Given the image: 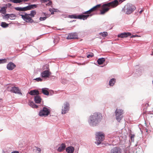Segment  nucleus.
Masks as SVG:
<instances>
[{
	"mask_svg": "<svg viewBox=\"0 0 153 153\" xmlns=\"http://www.w3.org/2000/svg\"><path fill=\"white\" fill-rule=\"evenodd\" d=\"M102 119V116L100 113H96L89 117L88 122L92 126H95Z\"/></svg>",
	"mask_w": 153,
	"mask_h": 153,
	"instance_id": "f257e3e1",
	"label": "nucleus"
},
{
	"mask_svg": "<svg viewBox=\"0 0 153 153\" xmlns=\"http://www.w3.org/2000/svg\"><path fill=\"white\" fill-rule=\"evenodd\" d=\"M135 9L136 7L134 5L130 3H127L122 9V12L129 14L132 13Z\"/></svg>",
	"mask_w": 153,
	"mask_h": 153,
	"instance_id": "f03ea898",
	"label": "nucleus"
},
{
	"mask_svg": "<svg viewBox=\"0 0 153 153\" xmlns=\"http://www.w3.org/2000/svg\"><path fill=\"white\" fill-rule=\"evenodd\" d=\"M96 141L95 143L98 145L100 144L101 142L104 140L105 135L103 132H96Z\"/></svg>",
	"mask_w": 153,
	"mask_h": 153,
	"instance_id": "7ed1b4c3",
	"label": "nucleus"
},
{
	"mask_svg": "<svg viewBox=\"0 0 153 153\" xmlns=\"http://www.w3.org/2000/svg\"><path fill=\"white\" fill-rule=\"evenodd\" d=\"M21 13H19V15L21 16L22 18L24 21L27 22L32 23L33 20L30 17L29 14L25 13L24 14H21Z\"/></svg>",
	"mask_w": 153,
	"mask_h": 153,
	"instance_id": "20e7f679",
	"label": "nucleus"
},
{
	"mask_svg": "<svg viewBox=\"0 0 153 153\" xmlns=\"http://www.w3.org/2000/svg\"><path fill=\"white\" fill-rule=\"evenodd\" d=\"M115 113L116 119L120 122L122 118V114L123 113V111L121 109L117 108L115 112Z\"/></svg>",
	"mask_w": 153,
	"mask_h": 153,
	"instance_id": "39448f33",
	"label": "nucleus"
},
{
	"mask_svg": "<svg viewBox=\"0 0 153 153\" xmlns=\"http://www.w3.org/2000/svg\"><path fill=\"white\" fill-rule=\"evenodd\" d=\"M7 90L11 91L13 93L16 94H22V93L20 92L19 88L16 87H9L7 88Z\"/></svg>",
	"mask_w": 153,
	"mask_h": 153,
	"instance_id": "423d86ee",
	"label": "nucleus"
},
{
	"mask_svg": "<svg viewBox=\"0 0 153 153\" xmlns=\"http://www.w3.org/2000/svg\"><path fill=\"white\" fill-rule=\"evenodd\" d=\"M50 113L49 110L46 107H44L43 109L40 111L39 115L40 116H48Z\"/></svg>",
	"mask_w": 153,
	"mask_h": 153,
	"instance_id": "0eeeda50",
	"label": "nucleus"
},
{
	"mask_svg": "<svg viewBox=\"0 0 153 153\" xmlns=\"http://www.w3.org/2000/svg\"><path fill=\"white\" fill-rule=\"evenodd\" d=\"M69 104L68 102H65L64 103V106L62 110V114L66 113L69 110Z\"/></svg>",
	"mask_w": 153,
	"mask_h": 153,
	"instance_id": "6e6552de",
	"label": "nucleus"
},
{
	"mask_svg": "<svg viewBox=\"0 0 153 153\" xmlns=\"http://www.w3.org/2000/svg\"><path fill=\"white\" fill-rule=\"evenodd\" d=\"M100 7L101 5L100 4H98L94 6L93 8L89 10L84 13H83L85 14H90L91 12L97 10L98 9L100 8Z\"/></svg>",
	"mask_w": 153,
	"mask_h": 153,
	"instance_id": "1a4fd4ad",
	"label": "nucleus"
},
{
	"mask_svg": "<svg viewBox=\"0 0 153 153\" xmlns=\"http://www.w3.org/2000/svg\"><path fill=\"white\" fill-rule=\"evenodd\" d=\"M78 38L77 34L76 33H69L66 38L68 39H77Z\"/></svg>",
	"mask_w": 153,
	"mask_h": 153,
	"instance_id": "9d476101",
	"label": "nucleus"
},
{
	"mask_svg": "<svg viewBox=\"0 0 153 153\" xmlns=\"http://www.w3.org/2000/svg\"><path fill=\"white\" fill-rule=\"evenodd\" d=\"M51 74V72L47 70L43 71L41 74V75L42 77L47 78L49 77Z\"/></svg>",
	"mask_w": 153,
	"mask_h": 153,
	"instance_id": "9b49d317",
	"label": "nucleus"
},
{
	"mask_svg": "<svg viewBox=\"0 0 153 153\" xmlns=\"http://www.w3.org/2000/svg\"><path fill=\"white\" fill-rule=\"evenodd\" d=\"M110 153H122V150L119 147H115L111 149Z\"/></svg>",
	"mask_w": 153,
	"mask_h": 153,
	"instance_id": "f8f14e48",
	"label": "nucleus"
},
{
	"mask_svg": "<svg viewBox=\"0 0 153 153\" xmlns=\"http://www.w3.org/2000/svg\"><path fill=\"white\" fill-rule=\"evenodd\" d=\"M131 35V33L129 32H124L118 35L117 36L118 37L121 38H126L128 36H130Z\"/></svg>",
	"mask_w": 153,
	"mask_h": 153,
	"instance_id": "ddd939ff",
	"label": "nucleus"
},
{
	"mask_svg": "<svg viewBox=\"0 0 153 153\" xmlns=\"http://www.w3.org/2000/svg\"><path fill=\"white\" fill-rule=\"evenodd\" d=\"M16 65L12 62H9L7 65V68L9 70H12L16 67Z\"/></svg>",
	"mask_w": 153,
	"mask_h": 153,
	"instance_id": "4468645a",
	"label": "nucleus"
},
{
	"mask_svg": "<svg viewBox=\"0 0 153 153\" xmlns=\"http://www.w3.org/2000/svg\"><path fill=\"white\" fill-rule=\"evenodd\" d=\"M66 147L65 144H62L57 149V151L59 152H61L64 150Z\"/></svg>",
	"mask_w": 153,
	"mask_h": 153,
	"instance_id": "2eb2a0df",
	"label": "nucleus"
},
{
	"mask_svg": "<svg viewBox=\"0 0 153 153\" xmlns=\"http://www.w3.org/2000/svg\"><path fill=\"white\" fill-rule=\"evenodd\" d=\"M41 98L38 95H36L34 97V101L36 103H40L41 102Z\"/></svg>",
	"mask_w": 153,
	"mask_h": 153,
	"instance_id": "dca6fc26",
	"label": "nucleus"
},
{
	"mask_svg": "<svg viewBox=\"0 0 153 153\" xmlns=\"http://www.w3.org/2000/svg\"><path fill=\"white\" fill-rule=\"evenodd\" d=\"M29 93L31 95H37L39 94V91L36 90H31L30 91Z\"/></svg>",
	"mask_w": 153,
	"mask_h": 153,
	"instance_id": "f3484780",
	"label": "nucleus"
},
{
	"mask_svg": "<svg viewBox=\"0 0 153 153\" xmlns=\"http://www.w3.org/2000/svg\"><path fill=\"white\" fill-rule=\"evenodd\" d=\"M66 151L68 153H73L74 151V148L72 146H69L67 147Z\"/></svg>",
	"mask_w": 153,
	"mask_h": 153,
	"instance_id": "a211bd4d",
	"label": "nucleus"
},
{
	"mask_svg": "<svg viewBox=\"0 0 153 153\" xmlns=\"http://www.w3.org/2000/svg\"><path fill=\"white\" fill-rule=\"evenodd\" d=\"M48 89L47 88H44L42 89V93L44 95L48 96L49 95V92L48 90Z\"/></svg>",
	"mask_w": 153,
	"mask_h": 153,
	"instance_id": "6ab92c4d",
	"label": "nucleus"
},
{
	"mask_svg": "<svg viewBox=\"0 0 153 153\" xmlns=\"http://www.w3.org/2000/svg\"><path fill=\"white\" fill-rule=\"evenodd\" d=\"M90 15L88 14L87 15H81L78 16V18L79 19H83V20L86 19Z\"/></svg>",
	"mask_w": 153,
	"mask_h": 153,
	"instance_id": "aec40b11",
	"label": "nucleus"
},
{
	"mask_svg": "<svg viewBox=\"0 0 153 153\" xmlns=\"http://www.w3.org/2000/svg\"><path fill=\"white\" fill-rule=\"evenodd\" d=\"M105 58H100L97 60V62L99 65L102 64L105 61Z\"/></svg>",
	"mask_w": 153,
	"mask_h": 153,
	"instance_id": "412c9836",
	"label": "nucleus"
},
{
	"mask_svg": "<svg viewBox=\"0 0 153 153\" xmlns=\"http://www.w3.org/2000/svg\"><path fill=\"white\" fill-rule=\"evenodd\" d=\"M29 104L30 106L33 108H37L38 107V106L34 103L33 102H29Z\"/></svg>",
	"mask_w": 153,
	"mask_h": 153,
	"instance_id": "4be33fe9",
	"label": "nucleus"
},
{
	"mask_svg": "<svg viewBox=\"0 0 153 153\" xmlns=\"http://www.w3.org/2000/svg\"><path fill=\"white\" fill-rule=\"evenodd\" d=\"M36 14V12L35 10H32L30 12V14H29L30 16L31 17H33Z\"/></svg>",
	"mask_w": 153,
	"mask_h": 153,
	"instance_id": "5701e85b",
	"label": "nucleus"
},
{
	"mask_svg": "<svg viewBox=\"0 0 153 153\" xmlns=\"http://www.w3.org/2000/svg\"><path fill=\"white\" fill-rule=\"evenodd\" d=\"M6 8L5 7H2L0 10V13L4 14L6 13Z\"/></svg>",
	"mask_w": 153,
	"mask_h": 153,
	"instance_id": "b1692460",
	"label": "nucleus"
},
{
	"mask_svg": "<svg viewBox=\"0 0 153 153\" xmlns=\"http://www.w3.org/2000/svg\"><path fill=\"white\" fill-rule=\"evenodd\" d=\"M1 26L4 28H5L8 26V24L5 22H2L1 23Z\"/></svg>",
	"mask_w": 153,
	"mask_h": 153,
	"instance_id": "393cba45",
	"label": "nucleus"
},
{
	"mask_svg": "<svg viewBox=\"0 0 153 153\" xmlns=\"http://www.w3.org/2000/svg\"><path fill=\"white\" fill-rule=\"evenodd\" d=\"M86 54H87V57L88 58L92 57L94 56V53L92 52H87Z\"/></svg>",
	"mask_w": 153,
	"mask_h": 153,
	"instance_id": "a878e982",
	"label": "nucleus"
},
{
	"mask_svg": "<svg viewBox=\"0 0 153 153\" xmlns=\"http://www.w3.org/2000/svg\"><path fill=\"white\" fill-rule=\"evenodd\" d=\"M115 79H111L109 81V85L110 86H113L115 82Z\"/></svg>",
	"mask_w": 153,
	"mask_h": 153,
	"instance_id": "bb28decb",
	"label": "nucleus"
},
{
	"mask_svg": "<svg viewBox=\"0 0 153 153\" xmlns=\"http://www.w3.org/2000/svg\"><path fill=\"white\" fill-rule=\"evenodd\" d=\"M28 6L30 10L33 9L34 8H36L37 7V5L36 4H32Z\"/></svg>",
	"mask_w": 153,
	"mask_h": 153,
	"instance_id": "cd10ccee",
	"label": "nucleus"
},
{
	"mask_svg": "<svg viewBox=\"0 0 153 153\" xmlns=\"http://www.w3.org/2000/svg\"><path fill=\"white\" fill-rule=\"evenodd\" d=\"M69 17L71 19H78V16H76L75 15H69Z\"/></svg>",
	"mask_w": 153,
	"mask_h": 153,
	"instance_id": "c85d7f7f",
	"label": "nucleus"
},
{
	"mask_svg": "<svg viewBox=\"0 0 153 153\" xmlns=\"http://www.w3.org/2000/svg\"><path fill=\"white\" fill-rule=\"evenodd\" d=\"M10 1L14 3H20L22 2L21 0H10Z\"/></svg>",
	"mask_w": 153,
	"mask_h": 153,
	"instance_id": "c756f323",
	"label": "nucleus"
},
{
	"mask_svg": "<svg viewBox=\"0 0 153 153\" xmlns=\"http://www.w3.org/2000/svg\"><path fill=\"white\" fill-rule=\"evenodd\" d=\"M100 34L103 37H106L108 35L107 33L105 32H104L103 33H101Z\"/></svg>",
	"mask_w": 153,
	"mask_h": 153,
	"instance_id": "7c9ffc66",
	"label": "nucleus"
},
{
	"mask_svg": "<svg viewBox=\"0 0 153 153\" xmlns=\"http://www.w3.org/2000/svg\"><path fill=\"white\" fill-rule=\"evenodd\" d=\"M44 14L45 15V16L44 17H40V18H39V20L41 21H42V20H45L47 18V14H46L45 13H44Z\"/></svg>",
	"mask_w": 153,
	"mask_h": 153,
	"instance_id": "2f4dec72",
	"label": "nucleus"
},
{
	"mask_svg": "<svg viewBox=\"0 0 153 153\" xmlns=\"http://www.w3.org/2000/svg\"><path fill=\"white\" fill-rule=\"evenodd\" d=\"M15 9L17 10L23 11V7H15Z\"/></svg>",
	"mask_w": 153,
	"mask_h": 153,
	"instance_id": "473e14b6",
	"label": "nucleus"
},
{
	"mask_svg": "<svg viewBox=\"0 0 153 153\" xmlns=\"http://www.w3.org/2000/svg\"><path fill=\"white\" fill-rule=\"evenodd\" d=\"M7 59H0V64L4 63L7 62Z\"/></svg>",
	"mask_w": 153,
	"mask_h": 153,
	"instance_id": "72a5a7b5",
	"label": "nucleus"
},
{
	"mask_svg": "<svg viewBox=\"0 0 153 153\" xmlns=\"http://www.w3.org/2000/svg\"><path fill=\"white\" fill-rule=\"evenodd\" d=\"M23 11L30 10L29 6L23 7Z\"/></svg>",
	"mask_w": 153,
	"mask_h": 153,
	"instance_id": "f704fd0d",
	"label": "nucleus"
},
{
	"mask_svg": "<svg viewBox=\"0 0 153 153\" xmlns=\"http://www.w3.org/2000/svg\"><path fill=\"white\" fill-rule=\"evenodd\" d=\"M55 10L54 9H49V11L51 13V14H54V12H55Z\"/></svg>",
	"mask_w": 153,
	"mask_h": 153,
	"instance_id": "c9c22d12",
	"label": "nucleus"
},
{
	"mask_svg": "<svg viewBox=\"0 0 153 153\" xmlns=\"http://www.w3.org/2000/svg\"><path fill=\"white\" fill-rule=\"evenodd\" d=\"M9 16L10 17V18H14L16 17L15 15L14 14H9Z\"/></svg>",
	"mask_w": 153,
	"mask_h": 153,
	"instance_id": "e433bc0d",
	"label": "nucleus"
},
{
	"mask_svg": "<svg viewBox=\"0 0 153 153\" xmlns=\"http://www.w3.org/2000/svg\"><path fill=\"white\" fill-rule=\"evenodd\" d=\"M34 79L36 80L37 81H42V79L40 78H36V79Z\"/></svg>",
	"mask_w": 153,
	"mask_h": 153,
	"instance_id": "4c0bfd02",
	"label": "nucleus"
},
{
	"mask_svg": "<svg viewBox=\"0 0 153 153\" xmlns=\"http://www.w3.org/2000/svg\"><path fill=\"white\" fill-rule=\"evenodd\" d=\"M134 135H131V140H132L133 141H134Z\"/></svg>",
	"mask_w": 153,
	"mask_h": 153,
	"instance_id": "58836bf2",
	"label": "nucleus"
},
{
	"mask_svg": "<svg viewBox=\"0 0 153 153\" xmlns=\"http://www.w3.org/2000/svg\"><path fill=\"white\" fill-rule=\"evenodd\" d=\"M5 17L6 18L8 19L9 18H10L9 16V14H6L5 15Z\"/></svg>",
	"mask_w": 153,
	"mask_h": 153,
	"instance_id": "ea45409f",
	"label": "nucleus"
},
{
	"mask_svg": "<svg viewBox=\"0 0 153 153\" xmlns=\"http://www.w3.org/2000/svg\"><path fill=\"white\" fill-rule=\"evenodd\" d=\"M41 149H40L39 148H38L37 149V151L39 153L41 152Z\"/></svg>",
	"mask_w": 153,
	"mask_h": 153,
	"instance_id": "a19ab883",
	"label": "nucleus"
},
{
	"mask_svg": "<svg viewBox=\"0 0 153 153\" xmlns=\"http://www.w3.org/2000/svg\"><path fill=\"white\" fill-rule=\"evenodd\" d=\"M42 1L44 2H47L49 1V0H42Z\"/></svg>",
	"mask_w": 153,
	"mask_h": 153,
	"instance_id": "79ce46f5",
	"label": "nucleus"
},
{
	"mask_svg": "<svg viewBox=\"0 0 153 153\" xmlns=\"http://www.w3.org/2000/svg\"><path fill=\"white\" fill-rule=\"evenodd\" d=\"M51 4V1H49V2L48 3L47 5H50Z\"/></svg>",
	"mask_w": 153,
	"mask_h": 153,
	"instance_id": "37998d69",
	"label": "nucleus"
},
{
	"mask_svg": "<svg viewBox=\"0 0 153 153\" xmlns=\"http://www.w3.org/2000/svg\"><path fill=\"white\" fill-rule=\"evenodd\" d=\"M11 153H19V152L17 151H14Z\"/></svg>",
	"mask_w": 153,
	"mask_h": 153,
	"instance_id": "c03bdc74",
	"label": "nucleus"
},
{
	"mask_svg": "<svg viewBox=\"0 0 153 153\" xmlns=\"http://www.w3.org/2000/svg\"><path fill=\"white\" fill-rule=\"evenodd\" d=\"M21 1H22H22L26 2V1H28V0H21Z\"/></svg>",
	"mask_w": 153,
	"mask_h": 153,
	"instance_id": "a18cd8bd",
	"label": "nucleus"
},
{
	"mask_svg": "<svg viewBox=\"0 0 153 153\" xmlns=\"http://www.w3.org/2000/svg\"><path fill=\"white\" fill-rule=\"evenodd\" d=\"M143 10H142L140 11V13H141L142 12H143Z\"/></svg>",
	"mask_w": 153,
	"mask_h": 153,
	"instance_id": "49530a36",
	"label": "nucleus"
},
{
	"mask_svg": "<svg viewBox=\"0 0 153 153\" xmlns=\"http://www.w3.org/2000/svg\"><path fill=\"white\" fill-rule=\"evenodd\" d=\"M9 4V5H10V6H11V4H10L9 3V4Z\"/></svg>",
	"mask_w": 153,
	"mask_h": 153,
	"instance_id": "de8ad7c7",
	"label": "nucleus"
},
{
	"mask_svg": "<svg viewBox=\"0 0 153 153\" xmlns=\"http://www.w3.org/2000/svg\"><path fill=\"white\" fill-rule=\"evenodd\" d=\"M134 35H133V36H132V37H134Z\"/></svg>",
	"mask_w": 153,
	"mask_h": 153,
	"instance_id": "09e8293b",
	"label": "nucleus"
},
{
	"mask_svg": "<svg viewBox=\"0 0 153 153\" xmlns=\"http://www.w3.org/2000/svg\"><path fill=\"white\" fill-rule=\"evenodd\" d=\"M53 77H55L54 76H53Z\"/></svg>",
	"mask_w": 153,
	"mask_h": 153,
	"instance_id": "8fccbe9b",
	"label": "nucleus"
}]
</instances>
